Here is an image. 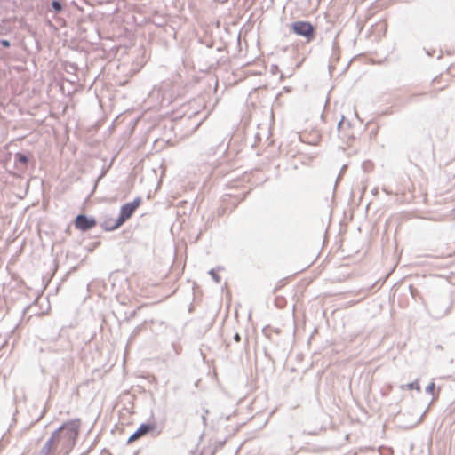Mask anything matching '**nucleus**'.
<instances>
[{
  "instance_id": "nucleus-9",
  "label": "nucleus",
  "mask_w": 455,
  "mask_h": 455,
  "mask_svg": "<svg viewBox=\"0 0 455 455\" xmlns=\"http://www.w3.org/2000/svg\"><path fill=\"white\" fill-rule=\"evenodd\" d=\"M455 255V248L449 249L446 252L442 253L443 258H449Z\"/></svg>"
},
{
  "instance_id": "nucleus-4",
  "label": "nucleus",
  "mask_w": 455,
  "mask_h": 455,
  "mask_svg": "<svg viewBox=\"0 0 455 455\" xmlns=\"http://www.w3.org/2000/svg\"><path fill=\"white\" fill-rule=\"evenodd\" d=\"M97 222L94 218H88L85 215L80 214L75 220V227L78 230L87 231L93 228Z\"/></svg>"
},
{
  "instance_id": "nucleus-7",
  "label": "nucleus",
  "mask_w": 455,
  "mask_h": 455,
  "mask_svg": "<svg viewBox=\"0 0 455 455\" xmlns=\"http://www.w3.org/2000/svg\"><path fill=\"white\" fill-rule=\"evenodd\" d=\"M15 160H16V164H20L24 168L26 167V165H27V164L28 162V156H26L22 153H17L15 155Z\"/></svg>"
},
{
  "instance_id": "nucleus-12",
  "label": "nucleus",
  "mask_w": 455,
  "mask_h": 455,
  "mask_svg": "<svg viewBox=\"0 0 455 455\" xmlns=\"http://www.w3.org/2000/svg\"><path fill=\"white\" fill-rule=\"evenodd\" d=\"M435 385L434 382H432L431 384H429L427 387V392H430V393H433L434 390H435Z\"/></svg>"
},
{
  "instance_id": "nucleus-11",
  "label": "nucleus",
  "mask_w": 455,
  "mask_h": 455,
  "mask_svg": "<svg viewBox=\"0 0 455 455\" xmlns=\"http://www.w3.org/2000/svg\"><path fill=\"white\" fill-rule=\"evenodd\" d=\"M52 5L53 9L57 12H60L62 9L61 4L57 1H53Z\"/></svg>"
},
{
  "instance_id": "nucleus-10",
  "label": "nucleus",
  "mask_w": 455,
  "mask_h": 455,
  "mask_svg": "<svg viewBox=\"0 0 455 455\" xmlns=\"http://www.w3.org/2000/svg\"><path fill=\"white\" fill-rule=\"evenodd\" d=\"M408 388L409 389H416L418 391L420 390V387L418 382H412V383L408 384Z\"/></svg>"
},
{
  "instance_id": "nucleus-1",
  "label": "nucleus",
  "mask_w": 455,
  "mask_h": 455,
  "mask_svg": "<svg viewBox=\"0 0 455 455\" xmlns=\"http://www.w3.org/2000/svg\"><path fill=\"white\" fill-rule=\"evenodd\" d=\"M80 427L78 419L65 422L60 428L54 431L51 438L47 441L44 449L50 454L56 451L59 447L63 450L71 449L77 438Z\"/></svg>"
},
{
  "instance_id": "nucleus-15",
  "label": "nucleus",
  "mask_w": 455,
  "mask_h": 455,
  "mask_svg": "<svg viewBox=\"0 0 455 455\" xmlns=\"http://www.w3.org/2000/svg\"><path fill=\"white\" fill-rule=\"evenodd\" d=\"M339 128L342 129V124H339Z\"/></svg>"
},
{
  "instance_id": "nucleus-13",
  "label": "nucleus",
  "mask_w": 455,
  "mask_h": 455,
  "mask_svg": "<svg viewBox=\"0 0 455 455\" xmlns=\"http://www.w3.org/2000/svg\"><path fill=\"white\" fill-rule=\"evenodd\" d=\"M1 44H2V45H3V46H4V47H9V46H10V43H9V41H7V40H2V41H1Z\"/></svg>"
},
{
  "instance_id": "nucleus-16",
  "label": "nucleus",
  "mask_w": 455,
  "mask_h": 455,
  "mask_svg": "<svg viewBox=\"0 0 455 455\" xmlns=\"http://www.w3.org/2000/svg\"><path fill=\"white\" fill-rule=\"evenodd\" d=\"M235 339L239 340V336L238 335L235 336Z\"/></svg>"
},
{
  "instance_id": "nucleus-2",
  "label": "nucleus",
  "mask_w": 455,
  "mask_h": 455,
  "mask_svg": "<svg viewBox=\"0 0 455 455\" xmlns=\"http://www.w3.org/2000/svg\"><path fill=\"white\" fill-rule=\"evenodd\" d=\"M141 204L140 197L135 198L132 202L124 204L120 210V215L117 219V223L112 228L121 227L128 219H130L138 207Z\"/></svg>"
},
{
  "instance_id": "nucleus-3",
  "label": "nucleus",
  "mask_w": 455,
  "mask_h": 455,
  "mask_svg": "<svg viewBox=\"0 0 455 455\" xmlns=\"http://www.w3.org/2000/svg\"><path fill=\"white\" fill-rule=\"evenodd\" d=\"M291 29L295 34L306 37L308 42L315 37V28L308 21H296L291 24Z\"/></svg>"
},
{
  "instance_id": "nucleus-14",
  "label": "nucleus",
  "mask_w": 455,
  "mask_h": 455,
  "mask_svg": "<svg viewBox=\"0 0 455 455\" xmlns=\"http://www.w3.org/2000/svg\"><path fill=\"white\" fill-rule=\"evenodd\" d=\"M440 82V78L436 77L435 78L433 81H432V84H435L436 83H439Z\"/></svg>"
},
{
  "instance_id": "nucleus-8",
  "label": "nucleus",
  "mask_w": 455,
  "mask_h": 455,
  "mask_svg": "<svg viewBox=\"0 0 455 455\" xmlns=\"http://www.w3.org/2000/svg\"><path fill=\"white\" fill-rule=\"evenodd\" d=\"M116 223H117V220H107L103 223V228H104V229L108 230V231L115 230L117 228H112V227L115 226Z\"/></svg>"
},
{
  "instance_id": "nucleus-5",
  "label": "nucleus",
  "mask_w": 455,
  "mask_h": 455,
  "mask_svg": "<svg viewBox=\"0 0 455 455\" xmlns=\"http://www.w3.org/2000/svg\"><path fill=\"white\" fill-rule=\"evenodd\" d=\"M155 424H141L139 428L129 437L127 443H132L145 435L154 431Z\"/></svg>"
},
{
  "instance_id": "nucleus-6",
  "label": "nucleus",
  "mask_w": 455,
  "mask_h": 455,
  "mask_svg": "<svg viewBox=\"0 0 455 455\" xmlns=\"http://www.w3.org/2000/svg\"><path fill=\"white\" fill-rule=\"evenodd\" d=\"M308 135L306 132H302L301 133V140L304 141V142H307V143H309V144H313V145H315L319 142L320 140V135L317 132H315V138L313 140H309L308 138Z\"/></svg>"
}]
</instances>
